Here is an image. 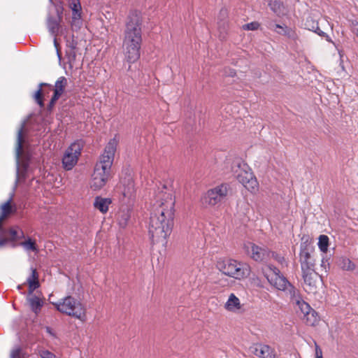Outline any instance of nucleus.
Listing matches in <instances>:
<instances>
[{"mask_svg":"<svg viewBox=\"0 0 358 358\" xmlns=\"http://www.w3.org/2000/svg\"><path fill=\"white\" fill-rule=\"evenodd\" d=\"M142 24L141 13L136 10H131L127 17L122 43L125 60L129 66L140 57V49L142 43Z\"/></svg>","mask_w":358,"mask_h":358,"instance_id":"f257e3e1","label":"nucleus"},{"mask_svg":"<svg viewBox=\"0 0 358 358\" xmlns=\"http://www.w3.org/2000/svg\"><path fill=\"white\" fill-rule=\"evenodd\" d=\"M69 6L72 11V15L82 14V6L80 0H69Z\"/></svg>","mask_w":358,"mask_h":358,"instance_id":"72a5a7b5","label":"nucleus"},{"mask_svg":"<svg viewBox=\"0 0 358 358\" xmlns=\"http://www.w3.org/2000/svg\"><path fill=\"white\" fill-rule=\"evenodd\" d=\"M11 202L12 197L0 206V232L5 231V229L2 227L4 221L15 211V208L12 206Z\"/></svg>","mask_w":358,"mask_h":358,"instance_id":"2eb2a0df","label":"nucleus"},{"mask_svg":"<svg viewBox=\"0 0 358 358\" xmlns=\"http://www.w3.org/2000/svg\"><path fill=\"white\" fill-rule=\"evenodd\" d=\"M67 85V80L65 77H60L55 83V89L53 90L54 93H58L59 95H62L64 92L65 87Z\"/></svg>","mask_w":358,"mask_h":358,"instance_id":"c756f323","label":"nucleus"},{"mask_svg":"<svg viewBox=\"0 0 358 358\" xmlns=\"http://www.w3.org/2000/svg\"><path fill=\"white\" fill-rule=\"evenodd\" d=\"M259 23L257 22H252L250 23L245 24L243 25V29L244 30H257L259 27Z\"/></svg>","mask_w":358,"mask_h":358,"instance_id":"79ce46f5","label":"nucleus"},{"mask_svg":"<svg viewBox=\"0 0 358 358\" xmlns=\"http://www.w3.org/2000/svg\"><path fill=\"white\" fill-rule=\"evenodd\" d=\"M296 303L299 306L301 313H303V317L306 316L309 313V311L313 309L310 306L304 301L300 300Z\"/></svg>","mask_w":358,"mask_h":358,"instance_id":"58836bf2","label":"nucleus"},{"mask_svg":"<svg viewBox=\"0 0 358 358\" xmlns=\"http://www.w3.org/2000/svg\"><path fill=\"white\" fill-rule=\"evenodd\" d=\"M16 236L17 231L13 229H10L8 231L5 229L4 232H0V248L5 245L8 241H14Z\"/></svg>","mask_w":358,"mask_h":358,"instance_id":"4be33fe9","label":"nucleus"},{"mask_svg":"<svg viewBox=\"0 0 358 358\" xmlns=\"http://www.w3.org/2000/svg\"><path fill=\"white\" fill-rule=\"evenodd\" d=\"M27 283L28 285V291H30V292H35L41 286L39 274L36 268H31V273L27 279Z\"/></svg>","mask_w":358,"mask_h":358,"instance_id":"a211bd4d","label":"nucleus"},{"mask_svg":"<svg viewBox=\"0 0 358 358\" xmlns=\"http://www.w3.org/2000/svg\"><path fill=\"white\" fill-rule=\"evenodd\" d=\"M26 122L27 121L24 120V175L25 174V172L27 171L28 166H29V162L30 160L29 154L25 149V127H26Z\"/></svg>","mask_w":358,"mask_h":358,"instance_id":"c9c22d12","label":"nucleus"},{"mask_svg":"<svg viewBox=\"0 0 358 358\" xmlns=\"http://www.w3.org/2000/svg\"><path fill=\"white\" fill-rule=\"evenodd\" d=\"M285 292H287L289 294L291 299L295 301L296 303L301 300L299 290L290 282L287 285Z\"/></svg>","mask_w":358,"mask_h":358,"instance_id":"7c9ffc66","label":"nucleus"},{"mask_svg":"<svg viewBox=\"0 0 358 358\" xmlns=\"http://www.w3.org/2000/svg\"><path fill=\"white\" fill-rule=\"evenodd\" d=\"M117 142L115 138L110 139L106 145L104 152L101 156L100 162L96 164L105 170L111 171V166L114 160L115 152Z\"/></svg>","mask_w":358,"mask_h":358,"instance_id":"0eeeda50","label":"nucleus"},{"mask_svg":"<svg viewBox=\"0 0 358 358\" xmlns=\"http://www.w3.org/2000/svg\"><path fill=\"white\" fill-rule=\"evenodd\" d=\"M54 45H55V46L56 48V50H57V54L58 58H59V61H61V53H60V51L59 50V47H58L59 44H58V43L57 41L56 38H55V39H54Z\"/></svg>","mask_w":358,"mask_h":358,"instance_id":"864d4df0","label":"nucleus"},{"mask_svg":"<svg viewBox=\"0 0 358 358\" xmlns=\"http://www.w3.org/2000/svg\"><path fill=\"white\" fill-rule=\"evenodd\" d=\"M247 252L251 258L256 262H266L271 259V250L267 247H260L254 243H250Z\"/></svg>","mask_w":358,"mask_h":358,"instance_id":"9d476101","label":"nucleus"},{"mask_svg":"<svg viewBox=\"0 0 358 358\" xmlns=\"http://www.w3.org/2000/svg\"><path fill=\"white\" fill-rule=\"evenodd\" d=\"M269 283L279 290L285 292L289 281L282 275L277 277H270L265 275Z\"/></svg>","mask_w":358,"mask_h":358,"instance_id":"dca6fc26","label":"nucleus"},{"mask_svg":"<svg viewBox=\"0 0 358 358\" xmlns=\"http://www.w3.org/2000/svg\"><path fill=\"white\" fill-rule=\"evenodd\" d=\"M352 31L358 37V22L352 21L351 24Z\"/></svg>","mask_w":358,"mask_h":358,"instance_id":"09e8293b","label":"nucleus"},{"mask_svg":"<svg viewBox=\"0 0 358 358\" xmlns=\"http://www.w3.org/2000/svg\"><path fill=\"white\" fill-rule=\"evenodd\" d=\"M17 302V299H15L13 303V306L15 309H17V308H16Z\"/></svg>","mask_w":358,"mask_h":358,"instance_id":"bf43d9fd","label":"nucleus"},{"mask_svg":"<svg viewBox=\"0 0 358 358\" xmlns=\"http://www.w3.org/2000/svg\"><path fill=\"white\" fill-rule=\"evenodd\" d=\"M26 302L31 312L38 315L44 306V298L43 297L42 292L40 291H36V292L28 291Z\"/></svg>","mask_w":358,"mask_h":358,"instance_id":"1a4fd4ad","label":"nucleus"},{"mask_svg":"<svg viewBox=\"0 0 358 358\" xmlns=\"http://www.w3.org/2000/svg\"><path fill=\"white\" fill-rule=\"evenodd\" d=\"M78 159V157L77 155H73L72 152L66 150L62 158L64 168L66 170L72 169V168L76 164Z\"/></svg>","mask_w":358,"mask_h":358,"instance_id":"6ab92c4d","label":"nucleus"},{"mask_svg":"<svg viewBox=\"0 0 358 358\" xmlns=\"http://www.w3.org/2000/svg\"><path fill=\"white\" fill-rule=\"evenodd\" d=\"M194 123V120L189 117L188 120L185 122V127L187 131L189 129L187 128V126L192 127L193 124Z\"/></svg>","mask_w":358,"mask_h":358,"instance_id":"5fc2aeb1","label":"nucleus"},{"mask_svg":"<svg viewBox=\"0 0 358 358\" xmlns=\"http://www.w3.org/2000/svg\"><path fill=\"white\" fill-rule=\"evenodd\" d=\"M311 239L307 234H303L301 238L300 252L310 250V244Z\"/></svg>","mask_w":358,"mask_h":358,"instance_id":"e433bc0d","label":"nucleus"},{"mask_svg":"<svg viewBox=\"0 0 358 358\" xmlns=\"http://www.w3.org/2000/svg\"><path fill=\"white\" fill-rule=\"evenodd\" d=\"M22 285H19L17 286V289H20L22 288Z\"/></svg>","mask_w":358,"mask_h":358,"instance_id":"680f3d73","label":"nucleus"},{"mask_svg":"<svg viewBox=\"0 0 358 358\" xmlns=\"http://www.w3.org/2000/svg\"><path fill=\"white\" fill-rule=\"evenodd\" d=\"M72 37H73V38L71 41H67V48H68L67 50L72 49L75 51V50L76 49L78 43H77V41H76L73 39V36Z\"/></svg>","mask_w":358,"mask_h":358,"instance_id":"49530a36","label":"nucleus"},{"mask_svg":"<svg viewBox=\"0 0 358 358\" xmlns=\"http://www.w3.org/2000/svg\"><path fill=\"white\" fill-rule=\"evenodd\" d=\"M130 183H134L132 176L130 173H126L124 176L120 178V184L122 186L128 185Z\"/></svg>","mask_w":358,"mask_h":358,"instance_id":"a19ab883","label":"nucleus"},{"mask_svg":"<svg viewBox=\"0 0 358 358\" xmlns=\"http://www.w3.org/2000/svg\"><path fill=\"white\" fill-rule=\"evenodd\" d=\"M231 170L237 180L250 191L255 190L257 186V180L254 176L248 165L241 159L234 161Z\"/></svg>","mask_w":358,"mask_h":358,"instance_id":"7ed1b4c3","label":"nucleus"},{"mask_svg":"<svg viewBox=\"0 0 358 358\" xmlns=\"http://www.w3.org/2000/svg\"><path fill=\"white\" fill-rule=\"evenodd\" d=\"M300 263L301 265V271L305 269H313L315 266V260L310 255V250L300 252Z\"/></svg>","mask_w":358,"mask_h":358,"instance_id":"f3484780","label":"nucleus"},{"mask_svg":"<svg viewBox=\"0 0 358 358\" xmlns=\"http://www.w3.org/2000/svg\"><path fill=\"white\" fill-rule=\"evenodd\" d=\"M60 97H61V95H59L58 93L53 92V94L50 99V101L48 103V104L45 108V111L47 113L50 114L52 112L53 108H54L57 101H58V99Z\"/></svg>","mask_w":358,"mask_h":358,"instance_id":"4c0bfd02","label":"nucleus"},{"mask_svg":"<svg viewBox=\"0 0 358 358\" xmlns=\"http://www.w3.org/2000/svg\"><path fill=\"white\" fill-rule=\"evenodd\" d=\"M122 218L124 220V222L122 223V221H120V224L125 226L127 224V222L129 218V216L126 214H124L122 215Z\"/></svg>","mask_w":358,"mask_h":358,"instance_id":"4d7b16f0","label":"nucleus"},{"mask_svg":"<svg viewBox=\"0 0 358 358\" xmlns=\"http://www.w3.org/2000/svg\"><path fill=\"white\" fill-rule=\"evenodd\" d=\"M60 313L83 320L86 316L85 309L81 302L71 296H66L62 302L52 303Z\"/></svg>","mask_w":358,"mask_h":358,"instance_id":"20e7f679","label":"nucleus"},{"mask_svg":"<svg viewBox=\"0 0 358 358\" xmlns=\"http://www.w3.org/2000/svg\"><path fill=\"white\" fill-rule=\"evenodd\" d=\"M52 90V85L41 83L38 86V89L33 94L32 97L41 109L45 108L44 97L48 96Z\"/></svg>","mask_w":358,"mask_h":358,"instance_id":"f8f14e48","label":"nucleus"},{"mask_svg":"<svg viewBox=\"0 0 358 358\" xmlns=\"http://www.w3.org/2000/svg\"><path fill=\"white\" fill-rule=\"evenodd\" d=\"M315 358H323L322 357V351L320 346L315 343Z\"/></svg>","mask_w":358,"mask_h":358,"instance_id":"8fccbe9b","label":"nucleus"},{"mask_svg":"<svg viewBox=\"0 0 358 358\" xmlns=\"http://www.w3.org/2000/svg\"><path fill=\"white\" fill-rule=\"evenodd\" d=\"M315 33L317 34L319 36H323V37H327L328 38V36L326 34L325 32H324L323 31H322L319 26H318V24H315Z\"/></svg>","mask_w":358,"mask_h":358,"instance_id":"3c124183","label":"nucleus"},{"mask_svg":"<svg viewBox=\"0 0 358 358\" xmlns=\"http://www.w3.org/2000/svg\"><path fill=\"white\" fill-rule=\"evenodd\" d=\"M174 203H171L169 208H166L162 203L159 208L150 213L148 233L151 243L167 244V238L172 232L174 219Z\"/></svg>","mask_w":358,"mask_h":358,"instance_id":"f03ea898","label":"nucleus"},{"mask_svg":"<svg viewBox=\"0 0 358 358\" xmlns=\"http://www.w3.org/2000/svg\"><path fill=\"white\" fill-rule=\"evenodd\" d=\"M343 265H342V268L345 270H352L355 268L354 264L347 258L343 259Z\"/></svg>","mask_w":358,"mask_h":358,"instance_id":"c03bdc74","label":"nucleus"},{"mask_svg":"<svg viewBox=\"0 0 358 358\" xmlns=\"http://www.w3.org/2000/svg\"><path fill=\"white\" fill-rule=\"evenodd\" d=\"M70 24H71V29L72 31H76V32L78 31L83 25L82 14L72 15Z\"/></svg>","mask_w":358,"mask_h":358,"instance_id":"a878e982","label":"nucleus"},{"mask_svg":"<svg viewBox=\"0 0 358 358\" xmlns=\"http://www.w3.org/2000/svg\"><path fill=\"white\" fill-rule=\"evenodd\" d=\"M231 191L229 184L222 183L209 189L203 198V202L210 206H215L224 200L229 193H231Z\"/></svg>","mask_w":358,"mask_h":358,"instance_id":"39448f33","label":"nucleus"},{"mask_svg":"<svg viewBox=\"0 0 358 358\" xmlns=\"http://www.w3.org/2000/svg\"><path fill=\"white\" fill-rule=\"evenodd\" d=\"M268 268L273 272V275H271V277L275 278L278 275H282L280 271L277 267L272 264L268 265Z\"/></svg>","mask_w":358,"mask_h":358,"instance_id":"a18cd8bd","label":"nucleus"},{"mask_svg":"<svg viewBox=\"0 0 358 358\" xmlns=\"http://www.w3.org/2000/svg\"><path fill=\"white\" fill-rule=\"evenodd\" d=\"M268 6L273 13L278 17L285 14L283 3L278 0H268Z\"/></svg>","mask_w":358,"mask_h":358,"instance_id":"5701e85b","label":"nucleus"},{"mask_svg":"<svg viewBox=\"0 0 358 358\" xmlns=\"http://www.w3.org/2000/svg\"><path fill=\"white\" fill-rule=\"evenodd\" d=\"M24 249L27 252L38 253L39 250L35 239L24 234Z\"/></svg>","mask_w":358,"mask_h":358,"instance_id":"b1692460","label":"nucleus"},{"mask_svg":"<svg viewBox=\"0 0 358 358\" xmlns=\"http://www.w3.org/2000/svg\"><path fill=\"white\" fill-rule=\"evenodd\" d=\"M227 15V10L226 8H222L220 11V17L221 20H224Z\"/></svg>","mask_w":358,"mask_h":358,"instance_id":"603ef678","label":"nucleus"},{"mask_svg":"<svg viewBox=\"0 0 358 358\" xmlns=\"http://www.w3.org/2000/svg\"><path fill=\"white\" fill-rule=\"evenodd\" d=\"M315 24H318L317 22H312V25L308 27V29L315 32Z\"/></svg>","mask_w":358,"mask_h":358,"instance_id":"13d9d810","label":"nucleus"},{"mask_svg":"<svg viewBox=\"0 0 358 358\" xmlns=\"http://www.w3.org/2000/svg\"><path fill=\"white\" fill-rule=\"evenodd\" d=\"M16 180L18 181L22 173V123L17 133V146L16 148Z\"/></svg>","mask_w":358,"mask_h":358,"instance_id":"4468645a","label":"nucleus"},{"mask_svg":"<svg viewBox=\"0 0 358 358\" xmlns=\"http://www.w3.org/2000/svg\"><path fill=\"white\" fill-rule=\"evenodd\" d=\"M111 178L110 171L105 170L99 165H95L94 173L92 176V187L94 189L102 188Z\"/></svg>","mask_w":358,"mask_h":358,"instance_id":"6e6552de","label":"nucleus"},{"mask_svg":"<svg viewBox=\"0 0 358 358\" xmlns=\"http://www.w3.org/2000/svg\"><path fill=\"white\" fill-rule=\"evenodd\" d=\"M220 269L224 275L235 278H245L250 274V270L247 267H243L235 260L223 262L220 264Z\"/></svg>","mask_w":358,"mask_h":358,"instance_id":"423d86ee","label":"nucleus"},{"mask_svg":"<svg viewBox=\"0 0 358 358\" xmlns=\"http://www.w3.org/2000/svg\"><path fill=\"white\" fill-rule=\"evenodd\" d=\"M62 20V13H59L57 12V17H55L49 15L47 19V26L50 34L55 36L58 34L64 35L67 34L68 29L67 28L63 27L60 24V21Z\"/></svg>","mask_w":358,"mask_h":358,"instance_id":"9b49d317","label":"nucleus"},{"mask_svg":"<svg viewBox=\"0 0 358 358\" xmlns=\"http://www.w3.org/2000/svg\"><path fill=\"white\" fill-rule=\"evenodd\" d=\"M271 258H273L276 262H278L280 264H283V263L285 262V257L281 256L280 255L278 254L277 252L271 250Z\"/></svg>","mask_w":358,"mask_h":358,"instance_id":"37998d69","label":"nucleus"},{"mask_svg":"<svg viewBox=\"0 0 358 358\" xmlns=\"http://www.w3.org/2000/svg\"><path fill=\"white\" fill-rule=\"evenodd\" d=\"M266 27L271 30L276 31L278 34L283 36L289 35L290 29L286 25L275 24L273 21H266L265 22Z\"/></svg>","mask_w":358,"mask_h":358,"instance_id":"412c9836","label":"nucleus"},{"mask_svg":"<svg viewBox=\"0 0 358 358\" xmlns=\"http://www.w3.org/2000/svg\"><path fill=\"white\" fill-rule=\"evenodd\" d=\"M47 331L52 336H55V334L52 332L51 329L50 327H47Z\"/></svg>","mask_w":358,"mask_h":358,"instance_id":"052dcab7","label":"nucleus"},{"mask_svg":"<svg viewBox=\"0 0 358 358\" xmlns=\"http://www.w3.org/2000/svg\"><path fill=\"white\" fill-rule=\"evenodd\" d=\"M121 188L122 194L124 198L130 199L134 195V183H130L128 185L122 186Z\"/></svg>","mask_w":358,"mask_h":358,"instance_id":"473e14b6","label":"nucleus"},{"mask_svg":"<svg viewBox=\"0 0 358 358\" xmlns=\"http://www.w3.org/2000/svg\"><path fill=\"white\" fill-rule=\"evenodd\" d=\"M225 307L228 310H234L241 308L240 301L234 294H231L228 301L225 304Z\"/></svg>","mask_w":358,"mask_h":358,"instance_id":"bb28decb","label":"nucleus"},{"mask_svg":"<svg viewBox=\"0 0 358 358\" xmlns=\"http://www.w3.org/2000/svg\"><path fill=\"white\" fill-rule=\"evenodd\" d=\"M66 62V63L69 65V67H73L75 65H77L76 64V51H74L72 49L66 50V56L64 58Z\"/></svg>","mask_w":358,"mask_h":358,"instance_id":"2f4dec72","label":"nucleus"},{"mask_svg":"<svg viewBox=\"0 0 358 358\" xmlns=\"http://www.w3.org/2000/svg\"><path fill=\"white\" fill-rule=\"evenodd\" d=\"M318 247L322 252H327L329 245V238L327 235H320L319 236Z\"/></svg>","mask_w":358,"mask_h":358,"instance_id":"f704fd0d","label":"nucleus"},{"mask_svg":"<svg viewBox=\"0 0 358 358\" xmlns=\"http://www.w3.org/2000/svg\"><path fill=\"white\" fill-rule=\"evenodd\" d=\"M10 358H22V347L17 345L11 350Z\"/></svg>","mask_w":358,"mask_h":358,"instance_id":"ea45409f","label":"nucleus"},{"mask_svg":"<svg viewBox=\"0 0 358 358\" xmlns=\"http://www.w3.org/2000/svg\"><path fill=\"white\" fill-rule=\"evenodd\" d=\"M249 350L260 358H275L274 350L267 345L255 343L250 347Z\"/></svg>","mask_w":358,"mask_h":358,"instance_id":"ddd939ff","label":"nucleus"},{"mask_svg":"<svg viewBox=\"0 0 358 358\" xmlns=\"http://www.w3.org/2000/svg\"><path fill=\"white\" fill-rule=\"evenodd\" d=\"M84 146V142L83 140H78L75 141L74 143H71V145L66 149L71 152H72L73 155H77L78 157L81 154V151Z\"/></svg>","mask_w":358,"mask_h":358,"instance_id":"c85d7f7f","label":"nucleus"},{"mask_svg":"<svg viewBox=\"0 0 358 358\" xmlns=\"http://www.w3.org/2000/svg\"><path fill=\"white\" fill-rule=\"evenodd\" d=\"M112 203V200L109 198H103L96 196L94 199V206L101 213H106L108 210V206Z\"/></svg>","mask_w":358,"mask_h":358,"instance_id":"aec40b11","label":"nucleus"},{"mask_svg":"<svg viewBox=\"0 0 358 358\" xmlns=\"http://www.w3.org/2000/svg\"><path fill=\"white\" fill-rule=\"evenodd\" d=\"M227 78L231 77L234 78L236 75V72L234 69H227V71H225L223 73Z\"/></svg>","mask_w":358,"mask_h":358,"instance_id":"de8ad7c7","label":"nucleus"},{"mask_svg":"<svg viewBox=\"0 0 358 358\" xmlns=\"http://www.w3.org/2000/svg\"><path fill=\"white\" fill-rule=\"evenodd\" d=\"M321 266L324 267L325 271H327V267L329 268V263L327 259H324V258L322 260Z\"/></svg>","mask_w":358,"mask_h":358,"instance_id":"6e6d98bb","label":"nucleus"},{"mask_svg":"<svg viewBox=\"0 0 358 358\" xmlns=\"http://www.w3.org/2000/svg\"><path fill=\"white\" fill-rule=\"evenodd\" d=\"M311 271H313V268L302 271L303 281L309 287L310 290L316 288L315 280L313 279V273Z\"/></svg>","mask_w":358,"mask_h":358,"instance_id":"393cba45","label":"nucleus"},{"mask_svg":"<svg viewBox=\"0 0 358 358\" xmlns=\"http://www.w3.org/2000/svg\"><path fill=\"white\" fill-rule=\"evenodd\" d=\"M303 320L307 325L315 326L319 322L320 317L318 313L314 309H312L306 316L303 317Z\"/></svg>","mask_w":358,"mask_h":358,"instance_id":"cd10ccee","label":"nucleus"}]
</instances>
